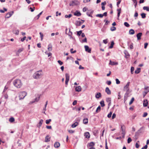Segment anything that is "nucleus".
I'll return each instance as SVG.
<instances>
[{
    "label": "nucleus",
    "instance_id": "6e6d98bb",
    "mask_svg": "<svg viewBox=\"0 0 149 149\" xmlns=\"http://www.w3.org/2000/svg\"><path fill=\"white\" fill-rule=\"evenodd\" d=\"M50 139V137L49 136L47 135L45 137V140H49Z\"/></svg>",
    "mask_w": 149,
    "mask_h": 149
},
{
    "label": "nucleus",
    "instance_id": "a211bd4d",
    "mask_svg": "<svg viewBox=\"0 0 149 149\" xmlns=\"http://www.w3.org/2000/svg\"><path fill=\"white\" fill-rule=\"evenodd\" d=\"M81 88L80 86H77L75 88V90L76 91L80 92L81 91Z\"/></svg>",
    "mask_w": 149,
    "mask_h": 149
},
{
    "label": "nucleus",
    "instance_id": "69168bd1",
    "mask_svg": "<svg viewBox=\"0 0 149 149\" xmlns=\"http://www.w3.org/2000/svg\"><path fill=\"white\" fill-rule=\"evenodd\" d=\"M68 132L72 134L74 132V131L72 130H68Z\"/></svg>",
    "mask_w": 149,
    "mask_h": 149
},
{
    "label": "nucleus",
    "instance_id": "052dcab7",
    "mask_svg": "<svg viewBox=\"0 0 149 149\" xmlns=\"http://www.w3.org/2000/svg\"><path fill=\"white\" fill-rule=\"evenodd\" d=\"M91 0H83V2L84 3H87L90 1Z\"/></svg>",
    "mask_w": 149,
    "mask_h": 149
},
{
    "label": "nucleus",
    "instance_id": "cd10ccee",
    "mask_svg": "<svg viewBox=\"0 0 149 149\" xmlns=\"http://www.w3.org/2000/svg\"><path fill=\"white\" fill-rule=\"evenodd\" d=\"M141 71V69L140 68H138L137 70H136L135 71V73L136 74H138Z\"/></svg>",
    "mask_w": 149,
    "mask_h": 149
},
{
    "label": "nucleus",
    "instance_id": "9b49d317",
    "mask_svg": "<svg viewBox=\"0 0 149 149\" xmlns=\"http://www.w3.org/2000/svg\"><path fill=\"white\" fill-rule=\"evenodd\" d=\"M14 12L12 11V12H9L6 14V18H9L10 17L13 13Z\"/></svg>",
    "mask_w": 149,
    "mask_h": 149
},
{
    "label": "nucleus",
    "instance_id": "f8f14e48",
    "mask_svg": "<svg viewBox=\"0 0 149 149\" xmlns=\"http://www.w3.org/2000/svg\"><path fill=\"white\" fill-rule=\"evenodd\" d=\"M109 64L112 65H117L118 64V62H115L114 61H112L111 60H110Z\"/></svg>",
    "mask_w": 149,
    "mask_h": 149
},
{
    "label": "nucleus",
    "instance_id": "412c9836",
    "mask_svg": "<svg viewBox=\"0 0 149 149\" xmlns=\"http://www.w3.org/2000/svg\"><path fill=\"white\" fill-rule=\"evenodd\" d=\"M148 104V102L147 100H144L143 102V106L144 107H146Z\"/></svg>",
    "mask_w": 149,
    "mask_h": 149
},
{
    "label": "nucleus",
    "instance_id": "79ce46f5",
    "mask_svg": "<svg viewBox=\"0 0 149 149\" xmlns=\"http://www.w3.org/2000/svg\"><path fill=\"white\" fill-rule=\"evenodd\" d=\"M51 121V119H49L48 120H46V124H48Z\"/></svg>",
    "mask_w": 149,
    "mask_h": 149
},
{
    "label": "nucleus",
    "instance_id": "e433bc0d",
    "mask_svg": "<svg viewBox=\"0 0 149 149\" xmlns=\"http://www.w3.org/2000/svg\"><path fill=\"white\" fill-rule=\"evenodd\" d=\"M125 54L126 58H127L128 57L127 56H130V54L127 51H125Z\"/></svg>",
    "mask_w": 149,
    "mask_h": 149
},
{
    "label": "nucleus",
    "instance_id": "6ab92c4d",
    "mask_svg": "<svg viewBox=\"0 0 149 149\" xmlns=\"http://www.w3.org/2000/svg\"><path fill=\"white\" fill-rule=\"evenodd\" d=\"M54 147L56 148H58L60 146V143L58 142H55L54 145Z\"/></svg>",
    "mask_w": 149,
    "mask_h": 149
},
{
    "label": "nucleus",
    "instance_id": "f03ea898",
    "mask_svg": "<svg viewBox=\"0 0 149 149\" xmlns=\"http://www.w3.org/2000/svg\"><path fill=\"white\" fill-rule=\"evenodd\" d=\"M43 75V73L42 70H39L36 72L33 75L34 78L38 79L41 78Z\"/></svg>",
    "mask_w": 149,
    "mask_h": 149
},
{
    "label": "nucleus",
    "instance_id": "20e7f679",
    "mask_svg": "<svg viewBox=\"0 0 149 149\" xmlns=\"http://www.w3.org/2000/svg\"><path fill=\"white\" fill-rule=\"evenodd\" d=\"M130 84V82H128L127 83L126 85L123 88V90L125 91H126V93H125V98L126 97H127V95L128 94V91H129V86ZM125 99L124 98V99Z\"/></svg>",
    "mask_w": 149,
    "mask_h": 149
},
{
    "label": "nucleus",
    "instance_id": "7ed1b4c3",
    "mask_svg": "<svg viewBox=\"0 0 149 149\" xmlns=\"http://www.w3.org/2000/svg\"><path fill=\"white\" fill-rule=\"evenodd\" d=\"M125 127L124 125H121V134L122 136H120L118 137H117L116 139H124L125 135Z\"/></svg>",
    "mask_w": 149,
    "mask_h": 149
},
{
    "label": "nucleus",
    "instance_id": "ea45409f",
    "mask_svg": "<svg viewBox=\"0 0 149 149\" xmlns=\"http://www.w3.org/2000/svg\"><path fill=\"white\" fill-rule=\"evenodd\" d=\"M106 101L107 103L111 102V98L109 97L107 98L106 99Z\"/></svg>",
    "mask_w": 149,
    "mask_h": 149
},
{
    "label": "nucleus",
    "instance_id": "bb28decb",
    "mask_svg": "<svg viewBox=\"0 0 149 149\" xmlns=\"http://www.w3.org/2000/svg\"><path fill=\"white\" fill-rule=\"evenodd\" d=\"M88 119L87 118H84L83 120V123L84 124H86L88 123Z\"/></svg>",
    "mask_w": 149,
    "mask_h": 149
},
{
    "label": "nucleus",
    "instance_id": "f704fd0d",
    "mask_svg": "<svg viewBox=\"0 0 149 149\" xmlns=\"http://www.w3.org/2000/svg\"><path fill=\"white\" fill-rule=\"evenodd\" d=\"M141 17L142 18H144L146 17V14L144 13H142L141 14Z\"/></svg>",
    "mask_w": 149,
    "mask_h": 149
},
{
    "label": "nucleus",
    "instance_id": "f3484780",
    "mask_svg": "<svg viewBox=\"0 0 149 149\" xmlns=\"http://www.w3.org/2000/svg\"><path fill=\"white\" fill-rule=\"evenodd\" d=\"M142 35L141 33H138L136 35L137 40H139L141 39V37Z\"/></svg>",
    "mask_w": 149,
    "mask_h": 149
},
{
    "label": "nucleus",
    "instance_id": "603ef678",
    "mask_svg": "<svg viewBox=\"0 0 149 149\" xmlns=\"http://www.w3.org/2000/svg\"><path fill=\"white\" fill-rule=\"evenodd\" d=\"M82 33V31H80L77 32V35L78 36H80Z\"/></svg>",
    "mask_w": 149,
    "mask_h": 149
},
{
    "label": "nucleus",
    "instance_id": "0eeeda50",
    "mask_svg": "<svg viewBox=\"0 0 149 149\" xmlns=\"http://www.w3.org/2000/svg\"><path fill=\"white\" fill-rule=\"evenodd\" d=\"M142 132V128H141L136 133L135 136V139H138V136H139V134Z\"/></svg>",
    "mask_w": 149,
    "mask_h": 149
},
{
    "label": "nucleus",
    "instance_id": "1a4fd4ad",
    "mask_svg": "<svg viewBox=\"0 0 149 149\" xmlns=\"http://www.w3.org/2000/svg\"><path fill=\"white\" fill-rule=\"evenodd\" d=\"M68 29L67 28H66L65 30V31H66L65 33L66 34H68V36L69 37H70V39H71V38L73 39V38L72 37V32L70 31V29H69V33H67V31H68Z\"/></svg>",
    "mask_w": 149,
    "mask_h": 149
},
{
    "label": "nucleus",
    "instance_id": "864d4df0",
    "mask_svg": "<svg viewBox=\"0 0 149 149\" xmlns=\"http://www.w3.org/2000/svg\"><path fill=\"white\" fill-rule=\"evenodd\" d=\"M80 118H78L76 119L75 120V121H76V122H78V123H79V122H80Z\"/></svg>",
    "mask_w": 149,
    "mask_h": 149
},
{
    "label": "nucleus",
    "instance_id": "c756f323",
    "mask_svg": "<svg viewBox=\"0 0 149 149\" xmlns=\"http://www.w3.org/2000/svg\"><path fill=\"white\" fill-rule=\"evenodd\" d=\"M42 12H40L39 14H38L37 15V16H36V17H35V19H38L39 18L40 15L42 14Z\"/></svg>",
    "mask_w": 149,
    "mask_h": 149
},
{
    "label": "nucleus",
    "instance_id": "4be33fe9",
    "mask_svg": "<svg viewBox=\"0 0 149 149\" xmlns=\"http://www.w3.org/2000/svg\"><path fill=\"white\" fill-rule=\"evenodd\" d=\"M74 15L77 16H79L81 15V13L78 11H76L74 13Z\"/></svg>",
    "mask_w": 149,
    "mask_h": 149
},
{
    "label": "nucleus",
    "instance_id": "774afa93",
    "mask_svg": "<svg viewBox=\"0 0 149 149\" xmlns=\"http://www.w3.org/2000/svg\"><path fill=\"white\" fill-rule=\"evenodd\" d=\"M23 50V49H22V48H20V49H19L18 50V51L17 52L19 53H20V52H22Z\"/></svg>",
    "mask_w": 149,
    "mask_h": 149
},
{
    "label": "nucleus",
    "instance_id": "dca6fc26",
    "mask_svg": "<svg viewBox=\"0 0 149 149\" xmlns=\"http://www.w3.org/2000/svg\"><path fill=\"white\" fill-rule=\"evenodd\" d=\"M94 145L95 143L93 142H91L88 144L87 147H93V146H94Z\"/></svg>",
    "mask_w": 149,
    "mask_h": 149
},
{
    "label": "nucleus",
    "instance_id": "13d9d810",
    "mask_svg": "<svg viewBox=\"0 0 149 149\" xmlns=\"http://www.w3.org/2000/svg\"><path fill=\"white\" fill-rule=\"evenodd\" d=\"M73 49L72 48L70 49V52L72 54L76 52V50H74V51H73Z\"/></svg>",
    "mask_w": 149,
    "mask_h": 149
},
{
    "label": "nucleus",
    "instance_id": "2f4dec72",
    "mask_svg": "<svg viewBox=\"0 0 149 149\" xmlns=\"http://www.w3.org/2000/svg\"><path fill=\"white\" fill-rule=\"evenodd\" d=\"M114 45V43L113 41L111 42L110 46L109 47V48L111 49L113 47V46Z\"/></svg>",
    "mask_w": 149,
    "mask_h": 149
},
{
    "label": "nucleus",
    "instance_id": "680f3d73",
    "mask_svg": "<svg viewBox=\"0 0 149 149\" xmlns=\"http://www.w3.org/2000/svg\"><path fill=\"white\" fill-rule=\"evenodd\" d=\"M61 15V13H58V11H57L56 12V16H58V15Z\"/></svg>",
    "mask_w": 149,
    "mask_h": 149
},
{
    "label": "nucleus",
    "instance_id": "c9c22d12",
    "mask_svg": "<svg viewBox=\"0 0 149 149\" xmlns=\"http://www.w3.org/2000/svg\"><path fill=\"white\" fill-rule=\"evenodd\" d=\"M96 16L97 17H100V18H102L103 17V15L102 14H97L96 15Z\"/></svg>",
    "mask_w": 149,
    "mask_h": 149
},
{
    "label": "nucleus",
    "instance_id": "a18cd8bd",
    "mask_svg": "<svg viewBox=\"0 0 149 149\" xmlns=\"http://www.w3.org/2000/svg\"><path fill=\"white\" fill-rule=\"evenodd\" d=\"M110 30L112 31H115L116 30V28L114 26H112Z\"/></svg>",
    "mask_w": 149,
    "mask_h": 149
},
{
    "label": "nucleus",
    "instance_id": "de8ad7c7",
    "mask_svg": "<svg viewBox=\"0 0 149 149\" xmlns=\"http://www.w3.org/2000/svg\"><path fill=\"white\" fill-rule=\"evenodd\" d=\"M139 141H138L135 144V147L136 148H139V145L138 144V142H139Z\"/></svg>",
    "mask_w": 149,
    "mask_h": 149
},
{
    "label": "nucleus",
    "instance_id": "6e6552de",
    "mask_svg": "<svg viewBox=\"0 0 149 149\" xmlns=\"http://www.w3.org/2000/svg\"><path fill=\"white\" fill-rule=\"evenodd\" d=\"M65 84L67 85L68 82L69 80L70 75L69 74L66 73L65 74Z\"/></svg>",
    "mask_w": 149,
    "mask_h": 149
},
{
    "label": "nucleus",
    "instance_id": "09e8293b",
    "mask_svg": "<svg viewBox=\"0 0 149 149\" xmlns=\"http://www.w3.org/2000/svg\"><path fill=\"white\" fill-rule=\"evenodd\" d=\"M112 112H111V111L109 113V114H108L107 115V117L108 118H110L111 117V115L112 114Z\"/></svg>",
    "mask_w": 149,
    "mask_h": 149
},
{
    "label": "nucleus",
    "instance_id": "473e14b6",
    "mask_svg": "<svg viewBox=\"0 0 149 149\" xmlns=\"http://www.w3.org/2000/svg\"><path fill=\"white\" fill-rule=\"evenodd\" d=\"M101 106L102 107H103L104 106V101H101L100 102Z\"/></svg>",
    "mask_w": 149,
    "mask_h": 149
},
{
    "label": "nucleus",
    "instance_id": "49530a36",
    "mask_svg": "<svg viewBox=\"0 0 149 149\" xmlns=\"http://www.w3.org/2000/svg\"><path fill=\"white\" fill-rule=\"evenodd\" d=\"M116 84H120V81L118 80V79H116Z\"/></svg>",
    "mask_w": 149,
    "mask_h": 149
},
{
    "label": "nucleus",
    "instance_id": "423d86ee",
    "mask_svg": "<svg viewBox=\"0 0 149 149\" xmlns=\"http://www.w3.org/2000/svg\"><path fill=\"white\" fill-rule=\"evenodd\" d=\"M80 4L79 2L77 0H74L72 1V3H70V6H73L74 5H79Z\"/></svg>",
    "mask_w": 149,
    "mask_h": 149
},
{
    "label": "nucleus",
    "instance_id": "e2e57ef3",
    "mask_svg": "<svg viewBox=\"0 0 149 149\" xmlns=\"http://www.w3.org/2000/svg\"><path fill=\"white\" fill-rule=\"evenodd\" d=\"M148 148V146L147 145H145L144 147H142L141 149H146Z\"/></svg>",
    "mask_w": 149,
    "mask_h": 149
},
{
    "label": "nucleus",
    "instance_id": "37998d69",
    "mask_svg": "<svg viewBox=\"0 0 149 149\" xmlns=\"http://www.w3.org/2000/svg\"><path fill=\"white\" fill-rule=\"evenodd\" d=\"M39 34L40 35V37L41 38V40H42L43 38V35L41 32H40Z\"/></svg>",
    "mask_w": 149,
    "mask_h": 149
},
{
    "label": "nucleus",
    "instance_id": "58836bf2",
    "mask_svg": "<svg viewBox=\"0 0 149 149\" xmlns=\"http://www.w3.org/2000/svg\"><path fill=\"white\" fill-rule=\"evenodd\" d=\"M72 16V15L71 14H70L68 15H65V18H70Z\"/></svg>",
    "mask_w": 149,
    "mask_h": 149
},
{
    "label": "nucleus",
    "instance_id": "2eb2a0df",
    "mask_svg": "<svg viewBox=\"0 0 149 149\" xmlns=\"http://www.w3.org/2000/svg\"><path fill=\"white\" fill-rule=\"evenodd\" d=\"M84 136L86 138L88 139L90 138V135L88 132H86L84 133Z\"/></svg>",
    "mask_w": 149,
    "mask_h": 149
},
{
    "label": "nucleus",
    "instance_id": "338daca9",
    "mask_svg": "<svg viewBox=\"0 0 149 149\" xmlns=\"http://www.w3.org/2000/svg\"><path fill=\"white\" fill-rule=\"evenodd\" d=\"M107 39L103 40V43L106 44H107Z\"/></svg>",
    "mask_w": 149,
    "mask_h": 149
},
{
    "label": "nucleus",
    "instance_id": "0e129e2a",
    "mask_svg": "<svg viewBox=\"0 0 149 149\" xmlns=\"http://www.w3.org/2000/svg\"><path fill=\"white\" fill-rule=\"evenodd\" d=\"M77 101L76 100H74V102H73L72 104L73 105H75L77 104Z\"/></svg>",
    "mask_w": 149,
    "mask_h": 149
},
{
    "label": "nucleus",
    "instance_id": "bf43d9fd",
    "mask_svg": "<svg viewBox=\"0 0 149 149\" xmlns=\"http://www.w3.org/2000/svg\"><path fill=\"white\" fill-rule=\"evenodd\" d=\"M58 62L60 65H62L63 64V62L61 61L58 60Z\"/></svg>",
    "mask_w": 149,
    "mask_h": 149
},
{
    "label": "nucleus",
    "instance_id": "3c124183",
    "mask_svg": "<svg viewBox=\"0 0 149 149\" xmlns=\"http://www.w3.org/2000/svg\"><path fill=\"white\" fill-rule=\"evenodd\" d=\"M145 90H146L148 92L149 91V87L148 86H145L144 88Z\"/></svg>",
    "mask_w": 149,
    "mask_h": 149
},
{
    "label": "nucleus",
    "instance_id": "c03bdc74",
    "mask_svg": "<svg viewBox=\"0 0 149 149\" xmlns=\"http://www.w3.org/2000/svg\"><path fill=\"white\" fill-rule=\"evenodd\" d=\"M124 24L125 26L127 27H129L130 26V25L127 22H125L124 23Z\"/></svg>",
    "mask_w": 149,
    "mask_h": 149
},
{
    "label": "nucleus",
    "instance_id": "c85d7f7f",
    "mask_svg": "<svg viewBox=\"0 0 149 149\" xmlns=\"http://www.w3.org/2000/svg\"><path fill=\"white\" fill-rule=\"evenodd\" d=\"M48 50L49 51H51L52 50V46L51 44L49 45L48 46Z\"/></svg>",
    "mask_w": 149,
    "mask_h": 149
},
{
    "label": "nucleus",
    "instance_id": "5701e85b",
    "mask_svg": "<svg viewBox=\"0 0 149 149\" xmlns=\"http://www.w3.org/2000/svg\"><path fill=\"white\" fill-rule=\"evenodd\" d=\"M79 124L77 122H75L72 125L71 127L72 128H74L76 127Z\"/></svg>",
    "mask_w": 149,
    "mask_h": 149
},
{
    "label": "nucleus",
    "instance_id": "9d476101",
    "mask_svg": "<svg viewBox=\"0 0 149 149\" xmlns=\"http://www.w3.org/2000/svg\"><path fill=\"white\" fill-rule=\"evenodd\" d=\"M84 48L85 49V50L86 52H87L88 53L91 52V49L89 48V47L88 46H84Z\"/></svg>",
    "mask_w": 149,
    "mask_h": 149
},
{
    "label": "nucleus",
    "instance_id": "39448f33",
    "mask_svg": "<svg viewBox=\"0 0 149 149\" xmlns=\"http://www.w3.org/2000/svg\"><path fill=\"white\" fill-rule=\"evenodd\" d=\"M27 93L25 91H22L19 93V100H21L23 99L26 96Z\"/></svg>",
    "mask_w": 149,
    "mask_h": 149
},
{
    "label": "nucleus",
    "instance_id": "a878e982",
    "mask_svg": "<svg viewBox=\"0 0 149 149\" xmlns=\"http://www.w3.org/2000/svg\"><path fill=\"white\" fill-rule=\"evenodd\" d=\"M40 97H36L34 100V101H32L31 102V103H34L35 102H38L39 99Z\"/></svg>",
    "mask_w": 149,
    "mask_h": 149
},
{
    "label": "nucleus",
    "instance_id": "ddd939ff",
    "mask_svg": "<svg viewBox=\"0 0 149 149\" xmlns=\"http://www.w3.org/2000/svg\"><path fill=\"white\" fill-rule=\"evenodd\" d=\"M43 122V120L42 119L40 120L38 123L37 125V127L38 128H40V127L41 126L42 123Z\"/></svg>",
    "mask_w": 149,
    "mask_h": 149
},
{
    "label": "nucleus",
    "instance_id": "a19ab883",
    "mask_svg": "<svg viewBox=\"0 0 149 149\" xmlns=\"http://www.w3.org/2000/svg\"><path fill=\"white\" fill-rule=\"evenodd\" d=\"M134 97H132L131 100V101H130V102H129V104L130 105H131V104H132V103H133V101H134Z\"/></svg>",
    "mask_w": 149,
    "mask_h": 149
},
{
    "label": "nucleus",
    "instance_id": "b1692460",
    "mask_svg": "<svg viewBox=\"0 0 149 149\" xmlns=\"http://www.w3.org/2000/svg\"><path fill=\"white\" fill-rule=\"evenodd\" d=\"M101 96V94L100 93H97L95 95V97L96 98L98 99Z\"/></svg>",
    "mask_w": 149,
    "mask_h": 149
},
{
    "label": "nucleus",
    "instance_id": "4c0bfd02",
    "mask_svg": "<svg viewBox=\"0 0 149 149\" xmlns=\"http://www.w3.org/2000/svg\"><path fill=\"white\" fill-rule=\"evenodd\" d=\"M9 120L10 122H13L14 121L15 119L13 117H11L9 119Z\"/></svg>",
    "mask_w": 149,
    "mask_h": 149
},
{
    "label": "nucleus",
    "instance_id": "4d7b16f0",
    "mask_svg": "<svg viewBox=\"0 0 149 149\" xmlns=\"http://www.w3.org/2000/svg\"><path fill=\"white\" fill-rule=\"evenodd\" d=\"M133 2L134 3L135 7L136 8L137 5V2L136 0H134V1Z\"/></svg>",
    "mask_w": 149,
    "mask_h": 149
},
{
    "label": "nucleus",
    "instance_id": "4468645a",
    "mask_svg": "<svg viewBox=\"0 0 149 149\" xmlns=\"http://www.w3.org/2000/svg\"><path fill=\"white\" fill-rule=\"evenodd\" d=\"M82 21H83L82 22L79 21H77L76 23V25L77 26H80L84 22V21L83 20H82Z\"/></svg>",
    "mask_w": 149,
    "mask_h": 149
},
{
    "label": "nucleus",
    "instance_id": "72a5a7b5",
    "mask_svg": "<svg viewBox=\"0 0 149 149\" xmlns=\"http://www.w3.org/2000/svg\"><path fill=\"white\" fill-rule=\"evenodd\" d=\"M143 9L144 10H146L147 11H148L149 9V7L148 6H144L143 8Z\"/></svg>",
    "mask_w": 149,
    "mask_h": 149
},
{
    "label": "nucleus",
    "instance_id": "393cba45",
    "mask_svg": "<svg viewBox=\"0 0 149 149\" xmlns=\"http://www.w3.org/2000/svg\"><path fill=\"white\" fill-rule=\"evenodd\" d=\"M135 33L134 30L133 29H131L129 31V33L130 35L134 34Z\"/></svg>",
    "mask_w": 149,
    "mask_h": 149
},
{
    "label": "nucleus",
    "instance_id": "aec40b11",
    "mask_svg": "<svg viewBox=\"0 0 149 149\" xmlns=\"http://www.w3.org/2000/svg\"><path fill=\"white\" fill-rule=\"evenodd\" d=\"M105 92L108 95H110L111 94V91L108 87L106 88Z\"/></svg>",
    "mask_w": 149,
    "mask_h": 149
},
{
    "label": "nucleus",
    "instance_id": "f257e3e1",
    "mask_svg": "<svg viewBox=\"0 0 149 149\" xmlns=\"http://www.w3.org/2000/svg\"><path fill=\"white\" fill-rule=\"evenodd\" d=\"M13 85L17 88H20L22 85V83L19 79H16L13 81Z\"/></svg>",
    "mask_w": 149,
    "mask_h": 149
},
{
    "label": "nucleus",
    "instance_id": "7c9ffc66",
    "mask_svg": "<svg viewBox=\"0 0 149 149\" xmlns=\"http://www.w3.org/2000/svg\"><path fill=\"white\" fill-rule=\"evenodd\" d=\"M101 109V107L100 106H99L97 108L96 110V112L97 113H98L99 112Z\"/></svg>",
    "mask_w": 149,
    "mask_h": 149
},
{
    "label": "nucleus",
    "instance_id": "8fccbe9b",
    "mask_svg": "<svg viewBox=\"0 0 149 149\" xmlns=\"http://www.w3.org/2000/svg\"><path fill=\"white\" fill-rule=\"evenodd\" d=\"M133 43H131L130 46V49H132L133 48Z\"/></svg>",
    "mask_w": 149,
    "mask_h": 149
},
{
    "label": "nucleus",
    "instance_id": "5fc2aeb1",
    "mask_svg": "<svg viewBox=\"0 0 149 149\" xmlns=\"http://www.w3.org/2000/svg\"><path fill=\"white\" fill-rule=\"evenodd\" d=\"M134 68L133 67H132L131 68V72L132 74H133V72L134 71Z\"/></svg>",
    "mask_w": 149,
    "mask_h": 149
}]
</instances>
